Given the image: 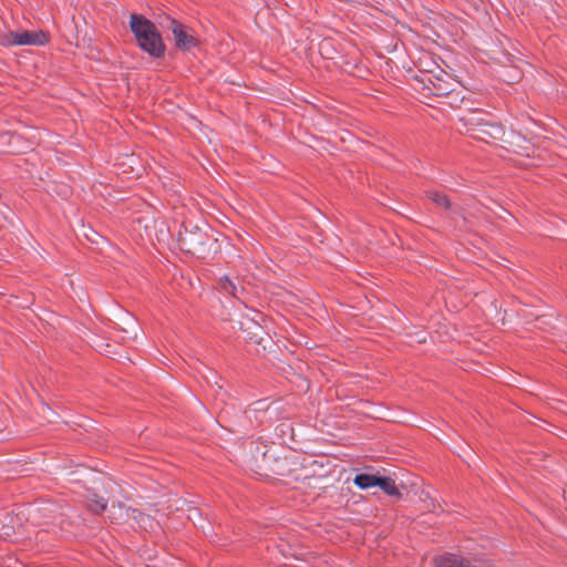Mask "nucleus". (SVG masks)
<instances>
[{"mask_svg":"<svg viewBox=\"0 0 567 567\" xmlns=\"http://www.w3.org/2000/svg\"><path fill=\"white\" fill-rule=\"evenodd\" d=\"M130 28L142 50L154 58H159L164 54L165 44L152 21L141 14L133 13L130 20Z\"/></svg>","mask_w":567,"mask_h":567,"instance_id":"nucleus-1","label":"nucleus"},{"mask_svg":"<svg viewBox=\"0 0 567 567\" xmlns=\"http://www.w3.org/2000/svg\"><path fill=\"white\" fill-rule=\"evenodd\" d=\"M178 246L182 250L196 255L198 257H206L212 250H215L216 239L213 235L203 230L198 226L188 228L184 227L177 234Z\"/></svg>","mask_w":567,"mask_h":567,"instance_id":"nucleus-2","label":"nucleus"},{"mask_svg":"<svg viewBox=\"0 0 567 567\" xmlns=\"http://www.w3.org/2000/svg\"><path fill=\"white\" fill-rule=\"evenodd\" d=\"M48 42L49 35L42 30H9L0 35V43L3 47L44 45Z\"/></svg>","mask_w":567,"mask_h":567,"instance_id":"nucleus-3","label":"nucleus"},{"mask_svg":"<svg viewBox=\"0 0 567 567\" xmlns=\"http://www.w3.org/2000/svg\"><path fill=\"white\" fill-rule=\"evenodd\" d=\"M425 81L426 89L436 96H447L460 85L450 73L440 68L436 71H430Z\"/></svg>","mask_w":567,"mask_h":567,"instance_id":"nucleus-4","label":"nucleus"},{"mask_svg":"<svg viewBox=\"0 0 567 567\" xmlns=\"http://www.w3.org/2000/svg\"><path fill=\"white\" fill-rule=\"evenodd\" d=\"M168 29L172 31L175 44L178 49L188 51L197 47V39L187 30L185 25L175 19H169Z\"/></svg>","mask_w":567,"mask_h":567,"instance_id":"nucleus-5","label":"nucleus"},{"mask_svg":"<svg viewBox=\"0 0 567 567\" xmlns=\"http://www.w3.org/2000/svg\"><path fill=\"white\" fill-rule=\"evenodd\" d=\"M239 329L246 334L248 341L262 346L266 349V344H262L265 341L264 329L256 320L244 318L239 321Z\"/></svg>","mask_w":567,"mask_h":567,"instance_id":"nucleus-6","label":"nucleus"},{"mask_svg":"<svg viewBox=\"0 0 567 567\" xmlns=\"http://www.w3.org/2000/svg\"><path fill=\"white\" fill-rule=\"evenodd\" d=\"M464 126L467 127L468 132L474 134V137L487 125L488 120L483 116L482 113L477 111H468L461 117Z\"/></svg>","mask_w":567,"mask_h":567,"instance_id":"nucleus-7","label":"nucleus"},{"mask_svg":"<svg viewBox=\"0 0 567 567\" xmlns=\"http://www.w3.org/2000/svg\"><path fill=\"white\" fill-rule=\"evenodd\" d=\"M504 142L507 143L515 153L520 155L529 156L534 150L529 142L515 132H509Z\"/></svg>","mask_w":567,"mask_h":567,"instance_id":"nucleus-8","label":"nucleus"},{"mask_svg":"<svg viewBox=\"0 0 567 567\" xmlns=\"http://www.w3.org/2000/svg\"><path fill=\"white\" fill-rule=\"evenodd\" d=\"M436 567H480L468 558L455 554H444L435 559Z\"/></svg>","mask_w":567,"mask_h":567,"instance_id":"nucleus-9","label":"nucleus"},{"mask_svg":"<svg viewBox=\"0 0 567 567\" xmlns=\"http://www.w3.org/2000/svg\"><path fill=\"white\" fill-rule=\"evenodd\" d=\"M503 127L497 123L487 122V125L477 134L476 138L484 142L503 141L506 138Z\"/></svg>","mask_w":567,"mask_h":567,"instance_id":"nucleus-10","label":"nucleus"},{"mask_svg":"<svg viewBox=\"0 0 567 567\" xmlns=\"http://www.w3.org/2000/svg\"><path fill=\"white\" fill-rule=\"evenodd\" d=\"M379 477L372 474H358L353 483L361 489H368L378 485Z\"/></svg>","mask_w":567,"mask_h":567,"instance_id":"nucleus-11","label":"nucleus"},{"mask_svg":"<svg viewBox=\"0 0 567 567\" xmlns=\"http://www.w3.org/2000/svg\"><path fill=\"white\" fill-rule=\"evenodd\" d=\"M377 486L380 487L388 495L400 496V492L394 481L390 477H379Z\"/></svg>","mask_w":567,"mask_h":567,"instance_id":"nucleus-12","label":"nucleus"},{"mask_svg":"<svg viewBox=\"0 0 567 567\" xmlns=\"http://www.w3.org/2000/svg\"><path fill=\"white\" fill-rule=\"evenodd\" d=\"M106 501L103 497H100L97 495H93L89 499V507L94 513H102L106 508Z\"/></svg>","mask_w":567,"mask_h":567,"instance_id":"nucleus-13","label":"nucleus"},{"mask_svg":"<svg viewBox=\"0 0 567 567\" xmlns=\"http://www.w3.org/2000/svg\"><path fill=\"white\" fill-rule=\"evenodd\" d=\"M218 285L224 292L237 297V287L228 277H221Z\"/></svg>","mask_w":567,"mask_h":567,"instance_id":"nucleus-14","label":"nucleus"},{"mask_svg":"<svg viewBox=\"0 0 567 567\" xmlns=\"http://www.w3.org/2000/svg\"><path fill=\"white\" fill-rule=\"evenodd\" d=\"M429 196L436 205L441 207L449 208L451 205L450 199L445 194L440 192H431Z\"/></svg>","mask_w":567,"mask_h":567,"instance_id":"nucleus-15","label":"nucleus"},{"mask_svg":"<svg viewBox=\"0 0 567 567\" xmlns=\"http://www.w3.org/2000/svg\"><path fill=\"white\" fill-rule=\"evenodd\" d=\"M420 499L424 503L423 509L427 512H433L435 509V504L430 496V493L426 491H422L420 494Z\"/></svg>","mask_w":567,"mask_h":567,"instance_id":"nucleus-16","label":"nucleus"},{"mask_svg":"<svg viewBox=\"0 0 567 567\" xmlns=\"http://www.w3.org/2000/svg\"><path fill=\"white\" fill-rule=\"evenodd\" d=\"M316 465H317V462H312L309 464V466H305L303 467L305 473L296 475L295 480L296 481H306V480L310 478L311 476H313L315 472L312 471V467Z\"/></svg>","mask_w":567,"mask_h":567,"instance_id":"nucleus-17","label":"nucleus"},{"mask_svg":"<svg viewBox=\"0 0 567 567\" xmlns=\"http://www.w3.org/2000/svg\"><path fill=\"white\" fill-rule=\"evenodd\" d=\"M13 533H14V527L12 525L9 526V525L3 524L0 529V536L4 537V538L10 537Z\"/></svg>","mask_w":567,"mask_h":567,"instance_id":"nucleus-18","label":"nucleus"}]
</instances>
